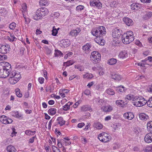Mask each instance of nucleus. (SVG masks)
Returning <instances> with one entry per match:
<instances>
[{"mask_svg":"<svg viewBox=\"0 0 152 152\" xmlns=\"http://www.w3.org/2000/svg\"><path fill=\"white\" fill-rule=\"evenodd\" d=\"M54 55L55 57L61 56L62 55V53L58 50H55Z\"/></svg>","mask_w":152,"mask_h":152,"instance_id":"49530a36","label":"nucleus"},{"mask_svg":"<svg viewBox=\"0 0 152 152\" xmlns=\"http://www.w3.org/2000/svg\"><path fill=\"white\" fill-rule=\"evenodd\" d=\"M65 142V140L63 139L58 140L57 145L58 147L60 148H62L64 145Z\"/></svg>","mask_w":152,"mask_h":152,"instance_id":"c756f323","label":"nucleus"},{"mask_svg":"<svg viewBox=\"0 0 152 152\" xmlns=\"http://www.w3.org/2000/svg\"><path fill=\"white\" fill-rule=\"evenodd\" d=\"M84 7L82 5H79L77 6L76 8V9L77 11H81L83 9H84Z\"/></svg>","mask_w":152,"mask_h":152,"instance_id":"5fc2aeb1","label":"nucleus"},{"mask_svg":"<svg viewBox=\"0 0 152 152\" xmlns=\"http://www.w3.org/2000/svg\"><path fill=\"white\" fill-rule=\"evenodd\" d=\"M140 119L142 121H145L149 118V117L144 113H141L139 114Z\"/></svg>","mask_w":152,"mask_h":152,"instance_id":"4be33fe9","label":"nucleus"},{"mask_svg":"<svg viewBox=\"0 0 152 152\" xmlns=\"http://www.w3.org/2000/svg\"><path fill=\"white\" fill-rule=\"evenodd\" d=\"M90 4L91 5L95 6L98 9L101 8L102 7V4L98 0H94L90 2Z\"/></svg>","mask_w":152,"mask_h":152,"instance_id":"2eb2a0df","label":"nucleus"},{"mask_svg":"<svg viewBox=\"0 0 152 152\" xmlns=\"http://www.w3.org/2000/svg\"><path fill=\"white\" fill-rule=\"evenodd\" d=\"M81 110L83 111L88 110L90 112H91L92 111V109L91 106L90 105H84L82 106L81 108Z\"/></svg>","mask_w":152,"mask_h":152,"instance_id":"aec40b11","label":"nucleus"},{"mask_svg":"<svg viewBox=\"0 0 152 152\" xmlns=\"http://www.w3.org/2000/svg\"><path fill=\"white\" fill-rule=\"evenodd\" d=\"M6 149L7 152H17V150L12 145H10L7 147Z\"/></svg>","mask_w":152,"mask_h":152,"instance_id":"b1692460","label":"nucleus"},{"mask_svg":"<svg viewBox=\"0 0 152 152\" xmlns=\"http://www.w3.org/2000/svg\"><path fill=\"white\" fill-rule=\"evenodd\" d=\"M0 121L4 124H8L11 123L12 120L6 116L3 115L0 117Z\"/></svg>","mask_w":152,"mask_h":152,"instance_id":"9b49d317","label":"nucleus"},{"mask_svg":"<svg viewBox=\"0 0 152 152\" xmlns=\"http://www.w3.org/2000/svg\"><path fill=\"white\" fill-rule=\"evenodd\" d=\"M117 60L115 59L112 58L110 59L108 61V64L110 65H113L116 63Z\"/></svg>","mask_w":152,"mask_h":152,"instance_id":"a18cd8bd","label":"nucleus"},{"mask_svg":"<svg viewBox=\"0 0 152 152\" xmlns=\"http://www.w3.org/2000/svg\"><path fill=\"white\" fill-rule=\"evenodd\" d=\"M110 136L106 132H103L100 134L98 136V139L103 142H107L110 139Z\"/></svg>","mask_w":152,"mask_h":152,"instance_id":"0eeeda50","label":"nucleus"},{"mask_svg":"<svg viewBox=\"0 0 152 152\" xmlns=\"http://www.w3.org/2000/svg\"><path fill=\"white\" fill-rule=\"evenodd\" d=\"M70 45V40L67 39L62 40L61 41V46L63 48L67 47Z\"/></svg>","mask_w":152,"mask_h":152,"instance_id":"ddd939ff","label":"nucleus"},{"mask_svg":"<svg viewBox=\"0 0 152 152\" xmlns=\"http://www.w3.org/2000/svg\"><path fill=\"white\" fill-rule=\"evenodd\" d=\"M111 78L115 80L119 81L121 79V77L118 74H112L111 75Z\"/></svg>","mask_w":152,"mask_h":152,"instance_id":"c85d7f7f","label":"nucleus"},{"mask_svg":"<svg viewBox=\"0 0 152 152\" xmlns=\"http://www.w3.org/2000/svg\"><path fill=\"white\" fill-rule=\"evenodd\" d=\"M72 102H69L63 107V110L64 111L69 110L70 108V106L72 105Z\"/></svg>","mask_w":152,"mask_h":152,"instance_id":"a878e982","label":"nucleus"},{"mask_svg":"<svg viewBox=\"0 0 152 152\" xmlns=\"http://www.w3.org/2000/svg\"><path fill=\"white\" fill-rule=\"evenodd\" d=\"M116 88V91L118 92H125L126 90V89L125 88L122 86L117 87Z\"/></svg>","mask_w":152,"mask_h":152,"instance_id":"2f4dec72","label":"nucleus"},{"mask_svg":"<svg viewBox=\"0 0 152 152\" xmlns=\"http://www.w3.org/2000/svg\"><path fill=\"white\" fill-rule=\"evenodd\" d=\"M90 60L94 64L99 62L101 58V55L97 51L92 52L90 56Z\"/></svg>","mask_w":152,"mask_h":152,"instance_id":"423d86ee","label":"nucleus"},{"mask_svg":"<svg viewBox=\"0 0 152 152\" xmlns=\"http://www.w3.org/2000/svg\"><path fill=\"white\" fill-rule=\"evenodd\" d=\"M57 123L61 126L64 125L65 121L62 117H59L57 119Z\"/></svg>","mask_w":152,"mask_h":152,"instance_id":"cd10ccee","label":"nucleus"},{"mask_svg":"<svg viewBox=\"0 0 152 152\" xmlns=\"http://www.w3.org/2000/svg\"><path fill=\"white\" fill-rule=\"evenodd\" d=\"M22 9L21 10L23 14H24L27 12V6L25 3H23L21 5Z\"/></svg>","mask_w":152,"mask_h":152,"instance_id":"f704fd0d","label":"nucleus"},{"mask_svg":"<svg viewBox=\"0 0 152 152\" xmlns=\"http://www.w3.org/2000/svg\"><path fill=\"white\" fill-rule=\"evenodd\" d=\"M16 26V24L15 23L13 22L10 24L9 27L10 29L14 30Z\"/></svg>","mask_w":152,"mask_h":152,"instance_id":"09e8293b","label":"nucleus"},{"mask_svg":"<svg viewBox=\"0 0 152 152\" xmlns=\"http://www.w3.org/2000/svg\"><path fill=\"white\" fill-rule=\"evenodd\" d=\"M59 93L60 95L62 97V98H63L66 96L65 94L63 91H61V89L59 90Z\"/></svg>","mask_w":152,"mask_h":152,"instance_id":"69168bd1","label":"nucleus"},{"mask_svg":"<svg viewBox=\"0 0 152 152\" xmlns=\"http://www.w3.org/2000/svg\"><path fill=\"white\" fill-rule=\"evenodd\" d=\"M124 117L125 119L130 120L132 119L134 117V115L131 112L126 113L124 114Z\"/></svg>","mask_w":152,"mask_h":152,"instance_id":"a211bd4d","label":"nucleus"},{"mask_svg":"<svg viewBox=\"0 0 152 152\" xmlns=\"http://www.w3.org/2000/svg\"><path fill=\"white\" fill-rule=\"evenodd\" d=\"M97 69H99V71H100L99 72V74L100 75H102L104 74V72L103 71V69L102 68L99 67H98Z\"/></svg>","mask_w":152,"mask_h":152,"instance_id":"bf43d9fd","label":"nucleus"},{"mask_svg":"<svg viewBox=\"0 0 152 152\" xmlns=\"http://www.w3.org/2000/svg\"><path fill=\"white\" fill-rule=\"evenodd\" d=\"M102 109L104 112H110L112 110V107L110 105L103 106L102 107Z\"/></svg>","mask_w":152,"mask_h":152,"instance_id":"bb28decb","label":"nucleus"},{"mask_svg":"<svg viewBox=\"0 0 152 152\" xmlns=\"http://www.w3.org/2000/svg\"><path fill=\"white\" fill-rule=\"evenodd\" d=\"M145 141L147 143L152 142V133H149L146 134L144 138Z\"/></svg>","mask_w":152,"mask_h":152,"instance_id":"f3484780","label":"nucleus"},{"mask_svg":"<svg viewBox=\"0 0 152 152\" xmlns=\"http://www.w3.org/2000/svg\"><path fill=\"white\" fill-rule=\"evenodd\" d=\"M39 4L42 6H47L48 4L47 0H41L39 1Z\"/></svg>","mask_w":152,"mask_h":152,"instance_id":"ea45409f","label":"nucleus"},{"mask_svg":"<svg viewBox=\"0 0 152 152\" xmlns=\"http://www.w3.org/2000/svg\"><path fill=\"white\" fill-rule=\"evenodd\" d=\"M91 33L96 37H102L106 34V29L104 27L100 26L92 29Z\"/></svg>","mask_w":152,"mask_h":152,"instance_id":"20e7f679","label":"nucleus"},{"mask_svg":"<svg viewBox=\"0 0 152 152\" xmlns=\"http://www.w3.org/2000/svg\"><path fill=\"white\" fill-rule=\"evenodd\" d=\"M91 45L89 43H87L82 47V49L84 53L88 54L91 51L90 48L91 47Z\"/></svg>","mask_w":152,"mask_h":152,"instance_id":"f8f14e48","label":"nucleus"},{"mask_svg":"<svg viewBox=\"0 0 152 152\" xmlns=\"http://www.w3.org/2000/svg\"><path fill=\"white\" fill-rule=\"evenodd\" d=\"M112 35L113 37L115 39H115H117L120 37L121 35V31L117 28H115L113 31Z\"/></svg>","mask_w":152,"mask_h":152,"instance_id":"1a4fd4ad","label":"nucleus"},{"mask_svg":"<svg viewBox=\"0 0 152 152\" xmlns=\"http://www.w3.org/2000/svg\"><path fill=\"white\" fill-rule=\"evenodd\" d=\"M106 92L108 94L110 95H113L115 94L114 90L111 88H109L107 90Z\"/></svg>","mask_w":152,"mask_h":152,"instance_id":"c03bdc74","label":"nucleus"},{"mask_svg":"<svg viewBox=\"0 0 152 152\" xmlns=\"http://www.w3.org/2000/svg\"><path fill=\"white\" fill-rule=\"evenodd\" d=\"M116 104L117 105H120L121 107H123L125 105L124 102L122 100H118L116 101Z\"/></svg>","mask_w":152,"mask_h":152,"instance_id":"58836bf2","label":"nucleus"},{"mask_svg":"<svg viewBox=\"0 0 152 152\" xmlns=\"http://www.w3.org/2000/svg\"><path fill=\"white\" fill-rule=\"evenodd\" d=\"M41 73L43 74L44 76L45 77V79H47L48 77H47V72L45 70H42Z\"/></svg>","mask_w":152,"mask_h":152,"instance_id":"774afa93","label":"nucleus"},{"mask_svg":"<svg viewBox=\"0 0 152 152\" xmlns=\"http://www.w3.org/2000/svg\"><path fill=\"white\" fill-rule=\"evenodd\" d=\"M134 98L135 100L133 102V104L135 106L141 107L145 105L146 103V100L143 97L141 96H136Z\"/></svg>","mask_w":152,"mask_h":152,"instance_id":"39448f33","label":"nucleus"},{"mask_svg":"<svg viewBox=\"0 0 152 152\" xmlns=\"http://www.w3.org/2000/svg\"><path fill=\"white\" fill-rule=\"evenodd\" d=\"M102 37H96L95 39L96 42L98 44L101 45H103L104 44V40L102 38Z\"/></svg>","mask_w":152,"mask_h":152,"instance_id":"412c9836","label":"nucleus"},{"mask_svg":"<svg viewBox=\"0 0 152 152\" xmlns=\"http://www.w3.org/2000/svg\"><path fill=\"white\" fill-rule=\"evenodd\" d=\"M127 56V53L125 51H122L120 52L118 55V56L120 58H124Z\"/></svg>","mask_w":152,"mask_h":152,"instance_id":"72a5a7b5","label":"nucleus"},{"mask_svg":"<svg viewBox=\"0 0 152 152\" xmlns=\"http://www.w3.org/2000/svg\"><path fill=\"white\" fill-rule=\"evenodd\" d=\"M134 39L133 33L131 31H129L124 33L122 36L123 42L125 44H129Z\"/></svg>","mask_w":152,"mask_h":152,"instance_id":"7ed1b4c3","label":"nucleus"},{"mask_svg":"<svg viewBox=\"0 0 152 152\" xmlns=\"http://www.w3.org/2000/svg\"><path fill=\"white\" fill-rule=\"evenodd\" d=\"M81 142L83 144H85L87 142V140L83 136H82L81 138Z\"/></svg>","mask_w":152,"mask_h":152,"instance_id":"4d7b16f0","label":"nucleus"},{"mask_svg":"<svg viewBox=\"0 0 152 152\" xmlns=\"http://www.w3.org/2000/svg\"><path fill=\"white\" fill-rule=\"evenodd\" d=\"M123 20L125 23L128 26H132L133 24V20L128 17L124 18Z\"/></svg>","mask_w":152,"mask_h":152,"instance_id":"dca6fc26","label":"nucleus"},{"mask_svg":"<svg viewBox=\"0 0 152 152\" xmlns=\"http://www.w3.org/2000/svg\"><path fill=\"white\" fill-rule=\"evenodd\" d=\"M57 111V109L53 107H51L48 109V114L50 115H55Z\"/></svg>","mask_w":152,"mask_h":152,"instance_id":"5701e85b","label":"nucleus"},{"mask_svg":"<svg viewBox=\"0 0 152 152\" xmlns=\"http://www.w3.org/2000/svg\"><path fill=\"white\" fill-rule=\"evenodd\" d=\"M147 105L149 107H152V97L150 98L147 101L146 100Z\"/></svg>","mask_w":152,"mask_h":152,"instance_id":"de8ad7c7","label":"nucleus"},{"mask_svg":"<svg viewBox=\"0 0 152 152\" xmlns=\"http://www.w3.org/2000/svg\"><path fill=\"white\" fill-rule=\"evenodd\" d=\"M132 132L136 135L138 134L141 132L140 128L138 127H135L132 129Z\"/></svg>","mask_w":152,"mask_h":152,"instance_id":"e433bc0d","label":"nucleus"},{"mask_svg":"<svg viewBox=\"0 0 152 152\" xmlns=\"http://www.w3.org/2000/svg\"><path fill=\"white\" fill-rule=\"evenodd\" d=\"M23 16L24 17L25 20V24H28L29 23L30 21V19L28 18H26L24 15V14H23Z\"/></svg>","mask_w":152,"mask_h":152,"instance_id":"6e6d98bb","label":"nucleus"},{"mask_svg":"<svg viewBox=\"0 0 152 152\" xmlns=\"http://www.w3.org/2000/svg\"><path fill=\"white\" fill-rule=\"evenodd\" d=\"M35 133V131H32L30 130H26L25 131V134L28 136H31L34 135Z\"/></svg>","mask_w":152,"mask_h":152,"instance_id":"7c9ffc66","label":"nucleus"},{"mask_svg":"<svg viewBox=\"0 0 152 152\" xmlns=\"http://www.w3.org/2000/svg\"><path fill=\"white\" fill-rule=\"evenodd\" d=\"M11 115L12 116L16 118H18L20 119L23 118V115L21 113H20L18 111H12L11 113Z\"/></svg>","mask_w":152,"mask_h":152,"instance_id":"6ab92c4d","label":"nucleus"},{"mask_svg":"<svg viewBox=\"0 0 152 152\" xmlns=\"http://www.w3.org/2000/svg\"><path fill=\"white\" fill-rule=\"evenodd\" d=\"M74 61L73 60H70L64 63V65H66V66H68L70 65H72L74 63Z\"/></svg>","mask_w":152,"mask_h":152,"instance_id":"79ce46f5","label":"nucleus"},{"mask_svg":"<svg viewBox=\"0 0 152 152\" xmlns=\"http://www.w3.org/2000/svg\"><path fill=\"white\" fill-rule=\"evenodd\" d=\"M148 62H152V57L148 56L144 60H142L140 62L137 64V65L141 67H145V65L148 64Z\"/></svg>","mask_w":152,"mask_h":152,"instance_id":"6e6552de","label":"nucleus"},{"mask_svg":"<svg viewBox=\"0 0 152 152\" xmlns=\"http://www.w3.org/2000/svg\"><path fill=\"white\" fill-rule=\"evenodd\" d=\"M94 127L98 129H100L102 128L103 125L100 123H96L94 124Z\"/></svg>","mask_w":152,"mask_h":152,"instance_id":"4c0bfd02","label":"nucleus"},{"mask_svg":"<svg viewBox=\"0 0 152 152\" xmlns=\"http://www.w3.org/2000/svg\"><path fill=\"white\" fill-rule=\"evenodd\" d=\"M38 80L40 84H42L44 83V79L42 77H39L38 78Z\"/></svg>","mask_w":152,"mask_h":152,"instance_id":"338daca9","label":"nucleus"},{"mask_svg":"<svg viewBox=\"0 0 152 152\" xmlns=\"http://www.w3.org/2000/svg\"><path fill=\"white\" fill-rule=\"evenodd\" d=\"M9 45H1L0 46V53L2 54H6L9 50Z\"/></svg>","mask_w":152,"mask_h":152,"instance_id":"4468645a","label":"nucleus"},{"mask_svg":"<svg viewBox=\"0 0 152 152\" xmlns=\"http://www.w3.org/2000/svg\"><path fill=\"white\" fill-rule=\"evenodd\" d=\"M48 10L45 7L39 8L33 15V19L36 20H40L42 16H44L48 15Z\"/></svg>","mask_w":152,"mask_h":152,"instance_id":"f03ea898","label":"nucleus"},{"mask_svg":"<svg viewBox=\"0 0 152 152\" xmlns=\"http://www.w3.org/2000/svg\"><path fill=\"white\" fill-rule=\"evenodd\" d=\"M93 77V76L92 74L88 73H86L83 75V78L88 80L91 79Z\"/></svg>","mask_w":152,"mask_h":152,"instance_id":"393cba45","label":"nucleus"},{"mask_svg":"<svg viewBox=\"0 0 152 152\" xmlns=\"http://www.w3.org/2000/svg\"><path fill=\"white\" fill-rule=\"evenodd\" d=\"M36 135H35V136L33 137L30 138L28 142V143H33L34 141V139L35 138H36Z\"/></svg>","mask_w":152,"mask_h":152,"instance_id":"e2e57ef3","label":"nucleus"},{"mask_svg":"<svg viewBox=\"0 0 152 152\" xmlns=\"http://www.w3.org/2000/svg\"><path fill=\"white\" fill-rule=\"evenodd\" d=\"M75 69H78L80 71H83V68L82 66L79 64L75 65Z\"/></svg>","mask_w":152,"mask_h":152,"instance_id":"603ef678","label":"nucleus"},{"mask_svg":"<svg viewBox=\"0 0 152 152\" xmlns=\"http://www.w3.org/2000/svg\"><path fill=\"white\" fill-rule=\"evenodd\" d=\"M81 31V29L80 27H77L75 29L71 30L69 33V36L75 37L78 35Z\"/></svg>","mask_w":152,"mask_h":152,"instance_id":"9d476101","label":"nucleus"},{"mask_svg":"<svg viewBox=\"0 0 152 152\" xmlns=\"http://www.w3.org/2000/svg\"><path fill=\"white\" fill-rule=\"evenodd\" d=\"M6 9L4 8H1L0 9V13L5 14L6 13Z\"/></svg>","mask_w":152,"mask_h":152,"instance_id":"0e129e2a","label":"nucleus"},{"mask_svg":"<svg viewBox=\"0 0 152 152\" xmlns=\"http://www.w3.org/2000/svg\"><path fill=\"white\" fill-rule=\"evenodd\" d=\"M52 35L54 36H56L58 32L55 26L53 27V30H52Z\"/></svg>","mask_w":152,"mask_h":152,"instance_id":"8fccbe9b","label":"nucleus"},{"mask_svg":"<svg viewBox=\"0 0 152 152\" xmlns=\"http://www.w3.org/2000/svg\"><path fill=\"white\" fill-rule=\"evenodd\" d=\"M136 96L132 94H128L126 96V99L129 100H132L133 102H134L135 100L134 99V98H135Z\"/></svg>","mask_w":152,"mask_h":152,"instance_id":"c9c22d12","label":"nucleus"},{"mask_svg":"<svg viewBox=\"0 0 152 152\" xmlns=\"http://www.w3.org/2000/svg\"><path fill=\"white\" fill-rule=\"evenodd\" d=\"M15 92L17 96L20 98L22 96V94L20 92V89L18 88L16 89L15 90Z\"/></svg>","mask_w":152,"mask_h":152,"instance_id":"a19ab883","label":"nucleus"},{"mask_svg":"<svg viewBox=\"0 0 152 152\" xmlns=\"http://www.w3.org/2000/svg\"><path fill=\"white\" fill-rule=\"evenodd\" d=\"M83 93L87 96L91 94V91L88 89H86L83 91Z\"/></svg>","mask_w":152,"mask_h":152,"instance_id":"052dcab7","label":"nucleus"},{"mask_svg":"<svg viewBox=\"0 0 152 152\" xmlns=\"http://www.w3.org/2000/svg\"><path fill=\"white\" fill-rule=\"evenodd\" d=\"M7 39L11 42L15 41L17 39L15 37L14 35L11 34H10V37H7Z\"/></svg>","mask_w":152,"mask_h":152,"instance_id":"473e14b6","label":"nucleus"},{"mask_svg":"<svg viewBox=\"0 0 152 152\" xmlns=\"http://www.w3.org/2000/svg\"><path fill=\"white\" fill-rule=\"evenodd\" d=\"M138 5L136 3H133L131 5V8L133 10H135L136 8H138L139 7Z\"/></svg>","mask_w":152,"mask_h":152,"instance_id":"3c124183","label":"nucleus"},{"mask_svg":"<svg viewBox=\"0 0 152 152\" xmlns=\"http://www.w3.org/2000/svg\"><path fill=\"white\" fill-rule=\"evenodd\" d=\"M72 54V53L71 52H69L66 54L64 57V58L65 59L67 58L68 57H70Z\"/></svg>","mask_w":152,"mask_h":152,"instance_id":"13d9d810","label":"nucleus"},{"mask_svg":"<svg viewBox=\"0 0 152 152\" xmlns=\"http://www.w3.org/2000/svg\"><path fill=\"white\" fill-rule=\"evenodd\" d=\"M135 43L136 45L140 47L142 46V45L141 43L138 40H136L135 41Z\"/></svg>","mask_w":152,"mask_h":152,"instance_id":"680f3d73","label":"nucleus"},{"mask_svg":"<svg viewBox=\"0 0 152 152\" xmlns=\"http://www.w3.org/2000/svg\"><path fill=\"white\" fill-rule=\"evenodd\" d=\"M10 64L8 62L3 61L0 63V77L5 78L9 76V81L10 83L14 84L20 79V73L15 71H10Z\"/></svg>","mask_w":152,"mask_h":152,"instance_id":"f257e3e1","label":"nucleus"},{"mask_svg":"<svg viewBox=\"0 0 152 152\" xmlns=\"http://www.w3.org/2000/svg\"><path fill=\"white\" fill-rule=\"evenodd\" d=\"M143 151L144 152H152V147H149L145 148L143 149Z\"/></svg>","mask_w":152,"mask_h":152,"instance_id":"864d4df0","label":"nucleus"},{"mask_svg":"<svg viewBox=\"0 0 152 152\" xmlns=\"http://www.w3.org/2000/svg\"><path fill=\"white\" fill-rule=\"evenodd\" d=\"M147 129L151 132H152V121H149L147 124Z\"/></svg>","mask_w":152,"mask_h":152,"instance_id":"37998d69","label":"nucleus"}]
</instances>
